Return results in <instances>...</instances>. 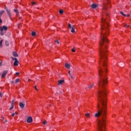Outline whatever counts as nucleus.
Here are the masks:
<instances>
[{"mask_svg": "<svg viewBox=\"0 0 131 131\" xmlns=\"http://www.w3.org/2000/svg\"><path fill=\"white\" fill-rule=\"evenodd\" d=\"M108 78L104 74L103 69H99L98 101L100 104H98L97 108L99 110L95 114V117H100L97 121V131H105L106 123V114L107 112V84Z\"/></svg>", "mask_w": 131, "mask_h": 131, "instance_id": "1", "label": "nucleus"}, {"mask_svg": "<svg viewBox=\"0 0 131 131\" xmlns=\"http://www.w3.org/2000/svg\"><path fill=\"white\" fill-rule=\"evenodd\" d=\"M107 35V31L105 33L102 31L101 33L100 41L99 42L100 50H99V56H100V61L99 63H101L105 67V72H107V61L108 60V57H107V43H108V39L106 37Z\"/></svg>", "mask_w": 131, "mask_h": 131, "instance_id": "2", "label": "nucleus"}, {"mask_svg": "<svg viewBox=\"0 0 131 131\" xmlns=\"http://www.w3.org/2000/svg\"><path fill=\"white\" fill-rule=\"evenodd\" d=\"M101 22H102V25H101V30H105L107 27H108V23L106 22V19L102 18L101 19Z\"/></svg>", "mask_w": 131, "mask_h": 131, "instance_id": "3", "label": "nucleus"}, {"mask_svg": "<svg viewBox=\"0 0 131 131\" xmlns=\"http://www.w3.org/2000/svg\"><path fill=\"white\" fill-rule=\"evenodd\" d=\"M5 10H6L9 17H11L12 16V14L11 13V11L9 10V9H8V7H5Z\"/></svg>", "mask_w": 131, "mask_h": 131, "instance_id": "4", "label": "nucleus"}, {"mask_svg": "<svg viewBox=\"0 0 131 131\" xmlns=\"http://www.w3.org/2000/svg\"><path fill=\"white\" fill-rule=\"evenodd\" d=\"M5 30V31H7L8 30V27L6 26H3V27H0V31H4Z\"/></svg>", "mask_w": 131, "mask_h": 131, "instance_id": "5", "label": "nucleus"}, {"mask_svg": "<svg viewBox=\"0 0 131 131\" xmlns=\"http://www.w3.org/2000/svg\"><path fill=\"white\" fill-rule=\"evenodd\" d=\"M8 74V71H4L2 75V78H4L6 75H7V74Z\"/></svg>", "mask_w": 131, "mask_h": 131, "instance_id": "6", "label": "nucleus"}, {"mask_svg": "<svg viewBox=\"0 0 131 131\" xmlns=\"http://www.w3.org/2000/svg\"><path fill=\"white\" fill-rule=\"evenodd\" d=\"M98 6H99V5L98 4H93L91 5V7L92 8V9H96V8H97Z\"/></svg>", "mask_w": 131, "mask_h": 131, "instance_id": "7", "label": "nucleus"}, {"mask_svg": "<svg viewBox=\"0 0 131 131\" xmlns=\"http://www.w3.org/2000/svg\"><path fill=\"white\" fill-rule=\"evenodd\" d=\"M32 121H33L32 117H29L27 119V122H28V123H30L31 122H32Z\"/></svg>", "mask_w": 131, "mask_h": 131, "instance_id": "8", "label": "nucleus"}, {"mask_svg": "<svg viewBox=\"0 0 131 131\" xmlns=\"http://www.w3.org/2000/svg\"><path fill=\"white\" fill-rule=\"evenodd\" d=\"M19 107L21 109H23L24 108V106H25V104H24L22 102H19Z\"/></svg>", "mask_w": 131, "mask_h": 131, "instance_id": "9", "label": "nucleus"}, {"mask_svg": "<svg viewBox=\"0 0 131 131\" xmlns=\"http://www.w3.org/2000/svg\"><path fill=\"white\" fill-rule=\"evenodd\" d=\"M18 64H19V61H18V59H16V60L14 61V66H18Z\"/></svg>", "mask_w": 131, "mask_h": 131, "instance_id": "10", "label": "nucleus"}, {"mask_svg": "<svg viewBox=\"0 0 131 131\" xmlns=\"http://www.w3.org/2000/svg\"><path fill=\"white\" fill-rule=\"evenodd\" d=\"M71 29V32H72V33H74V32H75V30H74V26H72Z\"/></svg>", "mask_w": 131, "mask_h": 131, "instance_id": "11", "label": "nucleus"}, {"mask_svg": "<svg viewBox=\"0 0 131 131\" xmlns=\"http://www.w3.org/2000/svg\"><path fill=\"white\" fill-rule=\"evenodd\" d=\"M59 85H61L62 82H64V80H59L58 81Z\"/></svg>", "mask_w": 131, "mask_h": 131, "instance_id": "12", "label": "nucleus"}, {"mask_svg": "<svg viewBox=\"0 0 131 131\" xmlns=\"http://www.w3.org/2000/svg\"><path fill=\"white\" fill-rule=\"evenodd\" d=\"M12 55L13 57H18V54H17V53L15 52H13Z\"/></svg>", "mask_w": 131, "mask_h": 131, "instance_id": "13", "label": "nucleus"}, {"mask_svg": "<svg viewBox=\"0 0 131 131\" xmlns=\"http://www.w3.org/2000/svg\"><path fill=\"white\" fill-rule=\"evenodd\" d=\"M66 67L68 69H70V64L69 63H66L65 64Z\"/></svg>", "mask_w": 131, "mask_h": 131, "instance_id": "14", "label": "nucleus"}, {"mask_svg": "<svg viewBox=\"0 0 131 131\" xmlns=\"http://www.w3.org/2000/svg\"><path fill=\"white\" fill-rule=\"evenodd\" d=\"M68 73H69V76L71 77V78L72 79H73V76H71V71H69Z\"/></svg>", "mask_w": 131, "mask_h": 131, "instance_id": "15", "label": "nucleus"}, {"mask_svg": "<svg viewBox=\"0 0 131 131\" xmlns=\"http://www.w3.org/2000/svg\"><path fill=\"white\" fill-rule=\"evenodd\" d=\"M14 13H16V15L19 14V11H18V9H14L13 10Z\"/></svg>", "mask_w": 131, "mask_h": 131, "instance_id": "16", "label": "nucleus"}, {"mask_svg": "<svg viewBox=\"0 0 131 131\" xmlns=\"http://www.w3.org/2000/svg\"><path fill=\"white\" fill-rule=\"evenodd\" d=\"M88 88L90 90H92V89H93V88H94V84H92L90 86H89Z\"/></svg>", "mask_w": 131, "mask_h": 131, "instance_id": "17", "label": "nucleus"}, {"mask_svg": "<svg viewBox=\"0 0 131 131\" xmlns=\"http://www.w3.org/2000/svg\"><path fill=\"white\" fill-rule=\"evenodd\" d=\"M4 13H5V11L4 10H1L0 11V17H2V15H3Z\"/></svg>", "mask_w": 131, "mask_h": 131, "instance_id": "18", "label": "nucleus"}, {"mask_svg": "<svg viewBox=\"0 0 131 131\" xmlns=\"http://www.w3.org/2000/svg\"><path fill=\"white\" fill-rule=\"evenodd\" d=\"M5 45L7 47H9V41L8 40L5 41Z\"/></svg>", "mask_w": 131, "mask_h": 131, "instance_id": "19", "label": "nucleus"}, {"mask_svg": "<svg viewBox=\"0 0 131 131\" xmlns=\"http://www.w3.org/2000/svg\"><path fill=\"white\" fill-rule=\"evenodd\" d=\"M31 34L32 36H35V35H36V33H35V32H32Z\"/></svg>", "mask_w": 131, "mask_h": 131, "instance_id": "20", "label": "nucleus"}, {"mask_svg": "<svg viewBox=\"0 0 131 131\" xmlns=\"http://www.w3.org/2000/svg\"><path fill=\"white\" fill-rule=\"evenodd\" d=\"M14 108V103H11V107L10 108V110H12Z\"/></svg>", "mask_w": 131, "mask_h": 131, "instance_id": "21", "label": "nucleus"}, {"mask_svg": "<svg viewBox=\"0 0 131 131\" xmlns=\"http://www.w3.org/2000/svg\"><path fill=\"white\" fill-rule=\"evenodd\" d=\"M123 26H124V27H125L126 28H128V27H129V26L127 24H124Z\"/></svg>", "mask_w": 131, "mask_h": 131, "instance_id": "22", "label": "nucleus"}, {"mask_svg": "<svg viewBox=\"0 0 131 131\" xmlns=\"http://www.w3.org/2000/svg\"><path fill=\"white\" fill-rule=\"evenodd\" d=\"M68 28H69L70 29H71L72 28V26H71V24H69V25H68Z\"/></svg>", "mask_w": 131, "mask_h": 131, "instance_id": "23", "label": "nucleus"}, {"mask_svg": "<svg viewBox=\"0 0 131 131\" xmlns=\"http://www.w3.org/2000/svg\"><path fill=\"white\" fill-rule=\"evenodd\" d=\"M11 59H12V60L13 61H16V60H17V58H14V57H11Z\"/></svg>", "mask_w": 131, "mask_h": 131, "instance_id": "24", "label": "nucleus"}, {"mask_svg": "<svg viewBox=\"0 0 131 131\" xmlns=\"http://www.w3.org/2000/svg\"><path fill=\"white\" fill-rule=\"evenodd\" d=\"M85 116L86 117H90V113H86L85 114Z\"/></svg>", "mask_w": 131, "mask_h": 131, "instance_id": "25", "label": "nucleus"}, {"mask_svg": "<svg viewBox=\"0 0 131 131\" xmlns=\"http://www.w3.org/2000/svg\"><path fill=\"white\" fill-rule=\"evenodd\" d=\"M63 13H64V11H63V10H60L59 11V14H63Z\"/></svg>", "mask_w": 131, "mask_h": 131, "instance_id": "26", "label": "nucleus"}, {"mask_svg": "<svg viewBox=\"0 0 131 131\" xmlns=\"http://www.w3.org/2000/svg\"><path fill=\"white\" fill-rule=\"evenodd\" d=\"M3 46V40H1L0 41V47H2Z\"/></svg>", "mask_w": 131, "mask_h": 131, "instance_id": "27", "label": "nucleus"}, {"mask_svg": "<svg viewBox=\"0 0 131 131\" xmlns=\"http://www.w3.org/2000/svg\"><path fill=\"white\" fill-rule=\"evenodd\" d=\"M19 81H20V79L19 78H17L16 79V81H15V82H19Z\"/></svg>", "mask_w": 131, "mask_h": 131, "instance_id": "28", "label": "nucleus"}, {"mask_svg": "<svg viewBox=\"0 0 131 131\" xmlns=\"http://www.w3.org/2000/svg\"><path fill=\"white\" fill-rule=\"evenodd\" d=\"M55 42H56L58 45H59L60 43V42H59V41H58V40H55Z\"/></svg>", "mask_w": 131, "mask_h": 131, "instance_id": "29", "label": "nucleus"}, {"mask_svg": "<svg viewBox=\"0 0 131 131\" xmlns=\"http://www.w3.org/2000/svg\"><path fill=\"white\" fill-rule=\"evenodd\" d=\"M43 124H47V121L45 120L43 122H42Z\"/></svg>", "mask_w": 131, "mask_h": 131, "instance_id": "30", "label": "nucleus"}, {"mask_svg": "<svg viewBox=\"0 0 131 131\" xmlns=\"http://www.w3.org/2000/svg\"><path fill=\"white\" fill-rule=\"evenodd\" d=\"M103 10L106 11L107 10V7L105 6L104 8H103Z\"/></svg>", "mask_w": 131, "mask_h": 131, "instance_id": "31", "label": "nucleus"}, {"mask_svg": "<svg viewBox=\"0 0 131 131\" xmlns=\"http://www.w3.org/2000/svg\"><path fill=\"white\" fill-rule=\"evenodd\" d=\"M1 35L3 36V35H4L5 34L4 33V32H1Z\"/></svg>", "mask_w": 131, "mask_h": 131, "instance_id": "32", "label": "nucleus"}, {"mask_svg": "<svg viewBox=\"0 0 131 131\" xmlns=\"http://www.w3.org/2000/svg\"><path fill=\"white\" fill-rule=\"evenodd\" d=\"M120 13L122 15H123V14H124V13H123V12H122V11H121Z\"/></svg>", "mask_w": 131, "mask_h": 131, "instance_id": "33", "label": "nucleus"}, {"mask_svg": "<svg viewBox=\"0 0 131 131\" xmlns=\"http://www.w3.org/2000/svg\"><path fill=\"white\" fill-rule=\"evenodd\" d=\"M0 23H3V20H2V18H1V17H0Z\"/></svg>", "mask_w": 131, "mask_h": 131, "instance_id": "34", "label": "nucleus"}, {"mask_svg": "<svg viewBox=\"0 0 131 131\" xmlns=\"http://www.w3.org/2000/svg\"><path fill=\"white\" fill-rule=\"evenodd\" d=\"M72 52H73V53H75V50L72 49Z\"/></svg>", "mask_w": 131, "mask_h": 131, "instance_id": "35", "label": "nucleus"}, {"mask_svg": "<svg viewBox=\"0 0 131 131\" xmlns=\"http://www.w3.org/2000/svg\"><path fill=\"white\" fill-rule=\"evenodd\" d=\"M34 88H35V90H36V91H38V90L37 89V88H36V86H34Z\"/></svg>", "mask_w": 131, "mask_h": 131, "instance_id": "36", "label": "nucleus"}, {"mask_svg": "<svg viewBox=\"0 0 131 131\" xmlns=\"http://www.w3.org/2000/svg\"><path fill=\"white\" fill-rule=\"evenodd\" d=\"M12 116H13V117H14V116H15V114L14 113L12 114Z\"/></svg>", "mask_w": 131, "mask_h": 131, "instance_id": "37", "label": "nucleus"}, {"mask_svg": "<svg viewBox=\"0 0 131 131\" xmlns=\"http://www.w3.org/2000/svg\"><path fill=\"white\" fill-rule=\"evenodd\" d=\"M32 4L33 5H35L36 3H35V2H32Z\"/></svg>", "mask_w": 131, "mask_h": 131, "instance_id": "38", "label": "nucleus"}, {"mask_svg": "<svg viewBox=\"0 0 131 131\" xmlns=\"http://www.w3.org/2000/svg\"><path fill=\"white\" fill-rule=\"evenodd\" d=\"M2 95H3V94L1 92H0V98H1Z\"/></svg>", "mask_w": 131, "mask_h": 131, "instance_id": "39", "label": "nucleus"}, {"mask_svg": "<svg viewBox=\"0 0 131 131\" xmlns=\"http://www.w3.org/2000/svg\"><path fill=\"white\" fill-rule=\"evenodd\" d=\"M123 16H124V17H126V15L124 13L123 14Z\"/></svg>", "mask_w": 131, "mask_h": 131, "instance_id": "40", "label": "nucleus"}, {"mask_svg": "<svg viewBox=\"0 0 131 131\" xmlns=\"http://www.w3.org/2000/svg\"><path fill=\"white\" fill-rule=\"evenodd\" d=\"M16 74H17V75H19V74H20V73H18V72H16Z\"/></svg>", "mask_w": 131, "mask_h": 131, "instance_id": "41", "label": "nucleus"}, {"mask_svg": "<svg viewBox=\"0 0 131 131\" xmlns=\"http://www.w3.org/2000/svg\"><path fill=\"white\" fill-rule=\"evenodd\" d=\"M12 103H13V104H14V102H15V100H13L12 101Z\"/></svg>", "mask_w": 131, "mask_h": 131, "instance_id": "42", "label": "nucleus"}, {"mask_svg": "<svg viewBox=\"0 0 131 131\" xmlns=\"http://www.w3.org/2000/svg\"><path fill=\"white\" fill-rule=\"evenodd\" d=\"M1 120L3 121V120H4V117H2V119H1Z\"/></svg>", "mask_w": 131, "mask_h": 131, "instance_id": "43", "label": "nucleus"}, {"mask_svg": "<svg viewBox=\"0 0 131 131\" xmlns=\"http://www.w3.org/2000/svg\"><path fill=\"white\" fill-rule=\"evenodd\" d=\"M129 14H127V15H126V17H129Z\"/></svg>", "mask_w": 131, "mask_h": 131, "instance_id": "44", "label": "nucleus"}, {"mask_svg": "<svg viewBox=\"0 0 131 131\" xmlns=\"http://www.w3.org/2000/svg\"><path fill=\"white\" fill-rule=\"evenodd\" d=\"M2 63H3V62H0V66L1 65H2Z\"/></svg>", "mask_w": 131, "mask_h": 131, "instance_id": "45", "label": "nucleus"}, {"mask_svg": "<svg viewBox=\"0 0 131 131\" xmlns=\"http://www.w3.org/2000/svg\"><path fill=\"white\" fill-rule=\"evenodd\" d=\"M8 122V120H5V121L4 122Z\"/></svg>", "mask_w": 131, "mask_h": 131, "instance_id": "46", "label": "nucleus"}, {"mask_svg": "<svg viewBox=\"0 0 131 131\" xmlns=\"http://www.w3.org/2000/svg\"><path fill=\"white\" fill-rule=\"evenodd\" d=\"M19 26H20V24L18 25V28H19Z\"/></svg>", "mask_w": 131, "mask_h": 131, "instance_id": "47", "label": "nucleus"}, {"mask_svg": "<svg viewBox=\"0 0 131 131\" xmlns=\"http://www.w3.org/2000/svg\"><path fill=\"white\" fill-rule=\"evenodd\" d=\"M61 93H62V92H61V91H59V93H60V94H61Z\"/></svg>", "mask_w": 131, "mask_h": 131, "instance_id": "48", "label": "nucleus"}, {"mask_svg": "<svg viewBox=\"0 0 131 131\" xmlns=\"http://www.w3.org/2000/svg\"><path fill=\"white\" fill-rule=\"evenodd\" d=\"M14 114H18V113H15Z\"/></svg>", "mask_w": 131, "mask_h": 131, "instance_id": "49", "label": "nucleus"}, {"mask_svg": "<svg viewBox=\"0 0 131 131\" xmlns=\"http://www.w3.org/2000/svg\"><path fill=\"white\" fill-rule=\"evenodd\" d=\"M14 83V81H12V83Z\"/></svg>", "mask_w": 131, "mask_h": 131, "instance_id": "50", "label": "nucleus"}, {"mask_svg": "<svg viewBox=\"0 0 131 131\" xmlns=\"http://www.w3.org/2000/svg\"><path fill=\"white\" fill-rule=\"evenodd\" d=\"M29 81H30V79H29Z\"/></svg>", "mask_w": 131, "mask_h": 131, "instance_id": "51", "label": "nucleus"}, {"mask_svg": "<svg viewBox=\"0 0 131 131\" xmlns=\"http://www.w3.org/2000/svg\"><path fill=\"white\" fill-rule=\"evenodd\" d=\"M106 16H108V14H106Z\"/></svg>", "mask_w": 131, "mask_h": 131, "instance_id": "52", "label": "nucleus"}, {"mask_svg": "<svg viewBox=\"0 0 131 131\" xmlns=\"http://www.w3.org/2000/svg\"><path fill=\"white\" fill-rule=\"evenodd\" d=\"M0 76H1V73H0Z\"/></svg>", "mask_w": 131, "mask_h": 131, "instance_id": "53", "label": "nucleus"}]
</instances>
